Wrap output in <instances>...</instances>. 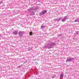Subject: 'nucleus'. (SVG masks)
Here are the masks:
<instances>
[{"label":"nucleus","instance_id":"22","mask_svg":"<svg viewBox=\"0 0 79 79\" xmlns=\"http://www.w3.org/2000/svg\"><path fill=\"white\" fill-rule=\"evenodd\" d=\"M73 39L74 40H75V39H74V38H73Z\"/></svg>","mask_w":79,"mask_h":79},{"label":"nucleus","instance_id":"24","mask_svg":"<svg viewBox=\"0 0 79 79\" xmlns=\"http://www.w3.org/2000/svg\"><path fill=\"white\" fill-rule=\"evenodd\" d=\"M1 44L0 43V45H1Z\"/></svg>","mask_w":79,"mask_h":79},{"label":"nucleus","instance_id":"5","mask_svg":"<svg viewBox=\"0 0 79 79\" xmlns=\"http://www.w3.org/2000/svg\"><path fill=\"white\" fill-rule=\"evenodd\" d=\"M47 12V11L46 10H45L43 11H42L40 13L39 15V16H42V15H44L45 13H46Z\"/></svg>","mask_w":79,"mask_h":79},{"label":"nucleus","instance_id":"9","mask_svg":"<svg viewBox=\"0 0 79 79\" xmlns=\"http://www.w3.org/2000/svg\"><path fill=\"white\" fill-rule=\"evenodd\" d=\"M74 22H75V23H76L77 22H79V19H77L76 20H75Z\"/></svg>","mask_w":79,"mask_h":79},{"label":"nucleus","instance_id":"2","mask_svg":"<svg viewBox=\"0 0 79 79\" xmlns=\"http://www.w3.org/2000/svg\"><path fill=\"white\" fill-rule=\"evenodd\" d=\"M55 45V43L54 42L48 43L47 44V46H45L44 47V48L45 49H46L47 48L48 49H50V48H53L54 46Z\"/></svg>","mask_w":79,"mask_h":79},{"label":"nucleus","instance_id":"23","mask_svg":"<svg viewBox=\"0 0 79 79\" xmlns=\"http://www.w3.org/2000/svg\"><path fill=\"white\" fill-rule=\"evenodd\" d=\"M37 63V64H38V63Z\"/></svg>","mask_w":79,"mask_h":79},{"label":"nucleus","instance_id":"6","mask_svg":"<svg viewBox=\"0 0 79 79\" xmlns=\"http://www.w3.org/2000/svg\"><path fill=\"white\" fill-rule=\"evenodd\" d=\"M69 16H65L64 18L62 19L61 20V21L62 22H64L65 21H66V19H69L68 18Z\"/></svg>","mask_w":79,"mask_h":79},{"label":"nucleus","instance_id":"19","mask_svg":"<svg viewBox=\"0 0 79 79\" xmlns=\"http://www.w3.org/2000/svg\"><path fill=\"white\" fill-rule=\"evenodd\" d=\"M2 35L0 34V37H2Z\"/></svg>","mask_w":79,"mask_h":79},{"label":"nucleus","instance_id":"10","mask_svg":"<svg viewBox=\"0 0 79 79\" xmlns=\"http://www.w3.org/2000/svg\"><path fill=\"white\" fill-rule=\"evenodd\" d=\"M62 19V17L59 18V19H58V21H61Z\"/></svg>","mask_w":79,"mask_h":79},{"label":"nucleus","instance_id":"3","mask_svg":"<svg viewBox=\"0 0 79 79\" xmlns=\"http://www.w3.org/2000/svg\"><path fill=\"white\" fill-rule=\"evenodd\" d=\"M67 60H66V63H68L69 62V61H70V62L72 61V62H73V61H74V59L73 57L71 58L70 57H69L68 58L67 57Z\"/></svg>","mask_w":79,"mask_h":79},{"label":"nucleus","instance_id":"14","mask_svg":"<svg viewBox=\"0 0 79 79\" xmlns=\"http://www.w3.org/2000/svg\"><path fill=\"white\" fill-rule=\"evenodd\" d=\"M31 50H32V48H29V49H28V51H31Z\"/></svg>","mask_w":79,"mask_h":79},{"label":"nucleus","instance_id":"15","mask_svg":"<svg viewBox=\"0 0 79 79\" xmlns=\"http://www.w3.org/2000/svg\"><path fill=\"white\" fill-rule=\"evenodd\" d=\"M78 32H79L78 31L76 32V35H77L78 34Z\"/></svg>","mask_w":79,"mask_h":79},{"label":"nucleus","instance_id":"1","mask_svg":"<svg viewBox=\"0 0 79 79\" xmlns=\"http://www.w3.org/2000/svg\"><path fill=\"white\" fill-rule=\"evenodd\" d=\"M28 11H29V12L30 13V16L35 15V12L38 11L37 8H35L34 7L31 8L30 9H28Z\"/></svg>","mask_w":79,"mask_h":79},{"label":"nucleus","instance_id":"12","mask_svg":"<svg viewBox=\"0 0 79 79\" xmlns=\"http://www.w3.org/2000/svg\"><path fill=\"white\" fill-rule=\"evenodd\" d=\"M54 21H58V19H55L53 20Z\"/></svg>","mask_w":79,"mask_h":79},{"label":"nucleus","instance_id":"21","mask_svg":"<svg viewBox=\"0 0 79 79\" xmlns=\"http://www.w3.org/2000/svg\"><path fill=\"white\" fill-rule=\"evenodd\" d=\"M20 66H21V67H22L23 66V64L21 65Z\"/></svg>","mask_w":79,"mask_h":79},{"label":"nucleus","instance_id":"11","mask_svg":"<svg viewBox=\"0 0 79 79\" xmlns=\"http://www.w3.org/2000/svg\"><path fill=\"white\" fill-rule=\"evenodd\" d=\"M45 26H42L41 27V29H44V28H45Z\"/></svg>","mask_w":79,"mask_h":79},{"label":"nucleus","instance_id":"17","mask_svg":"<svg viewBox=\"0 0 79 79\" xmlns=\"http://www.w3.org/2000/svg\"><path fill=\"white\" fill-rule=\"evenodd\" d=\"M52 79H53V78H55V76H52Z\"/></svg>","mask_w":79,"mask_h":79},{"label":"nucleus","instance_id":"18","mask_svg":"<svg viewBox=\"0 0 79 79\" xmlns=\"http://www.w3.org/2000/svg\"><path fill=\"white\" fill-rule=\"evenodd\" d=\"M21 65H20L19 66H18V68H21Z\"/></svg>","mask_w":79,"mask_h":79},{"label":"nucleus","instance_id":"13","mask_svg":"<svg viewBox=\"0 0 79 79\" xmlns=\"http://www.w3.org/2000/svg\"><path fill=\"white\" fill-rule=\"evenodd\" d=\"M33 35L32 34V31H31L30 32V35Z\"/></svg>","mask_w":79,"mask_h":79},{"label":"nucleus","instance_id":"7","mask_svg":"<svg viewBox=\"0 0 79 79\" xmlns=\"http://www.w3.org/2000/svg\"><path fill=\"white\" fill-rule=\"evenodd\" d=\"M18 33V30H15L13 32V35H17Z\"/></svg>","mask_w":79,"mask_h":79},{"label":"nucleus","instance_id":"4","mask_svg":"<svg viewBox=\"0 0 79 79\" xmlns=\"http://www.w3.org/2000/svg\"><path fill=\"white\" fill-rule=\"evenodd\" d=\"M24 33H25V32L23 31H19L18 33V34L20 36V37H23V35Z\"/></svg>","mask_w":79,"mask_h":79},{"label":"nucleus","instance_id":"16","mask_svg":"<svg viewBox=\"0 0 79 79\" xmlns=\"http://www.w3.org/2000/svg\"><path fill=\"white\" fill-rule=\"evenodd\" d=\"M60 36H62V35H61V34L59 35V36H58V37H60Z\"/></svg>","mask_w":79,"mask_h":79},{"label":"nucleus","instance_id":"8","mask_svg":"<svg viewBox=\"0 0 79 79\" xmlns=\"http://www.w3.org/2000/svg\"><path fill=\"white\" fill-rule=\"evenodd\" d=\"M63 76H64V74H63V73H61L60 77H63Z\"/></svg>","mask_w":79,"mask_h":79},{"label":"nucleus","instance_id":"20","mask_svg":"<svg viewBox=\"0 0 79 79\" xmlns=\"http://www.w3.org/2000/svg\"><path fill=\"white\" fill-rule=\"evenodd\" d=\"M2 3V1H1L0 2V4H1V3Z\"/></svg>","mask_w":79,"mask_h":79}]
</instances>
